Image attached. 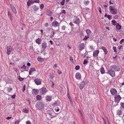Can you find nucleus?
Returning a JSON list of instances; mask_svg holds the SVG:
<instances>
[{
	"label": "nucleus",
	"instance_id": "052dcab7",
	"mask_svg": "<svg viewBox=\"0 0 124 124\" xmlns=\"http://www.w3.org/2000/svg\"><path fill=\"white\" fill-rule=\"evenodd\" d=\"M58 72L59 74H61L62 73V71L60 70H58Z\"/></svg>",
	"mask_w": 124,
	"mask_h": 124
},
{
	"label": "nucleus",
	"instance_id": "c756f323",
	"mask_svg": "<svg viewBox=\"0 0 124 124\" xmlns=\"http://www.w3.org/2000/svg\"><path fill=\"white\" fill-rule=\"evenodd\" d=\"M116 65H113L111 66L110 67V69L111 70H115V69L116 68Z\"/></svg>",
	"mask_w": 124,
	"mask_h": 124
},
{
	"label": "nucleus",
	"instance_id": "58836bf2",
	"mask_svg": "<svg viewBox=\"0 0 124 124\" xmlns=\"http://www.w3.org/2000/svg\"><path fill=\"white\" fill-rule=\"evenodd\" d=\"M107 18H108L109 20H110L111 19L112 16L111 15H108L107 16Z\"/></svg>",
	"mask_w": 124,
	"mask_h": 124
},
{
	"label": "nucleus",
	"instance_id": "dca6fc26",
	"mask_svg": "<svg viewBox=\"0 0 124 124\" xmlns=\"http://www.w3.org/2000/svg\"><path fill=\"white\" fill-rule=\"evenodd\" d=\"M46 98L47 101H50L52 100V97L51 96L47 95L46 96Z\"/></svg>",
	"mask_w": 124,
	"mask_h": 124
},
{
	"label": "nucleus",
	"instance_id": "49530a36",
	"mask_svg": "<svg viewBox=\"0 0 124 124\" xmlns=\"http://www.w3.org/2000/svg\"><path fill=\"white\" fill-rule=\"evenodd\" d=\"M89 37L88 36L87 37L86 36H85V38L83 39V40H85L89 38Z\"/></svg>",
	"mask_w": 124,
	"mask_h": 124
},
{
	"label": "nucleus",
	"instance_id": "2f4dec72",
	"mask_svg": "<svg viewBox=\"0 0 124 124\" xmlns=\"http://www.w3.org/2000/svg\"><path fill=\"white\" fill-rule=\"evenodd\" d=\"M52 13L50 10H48L47 13V15L49 16H51L52 15Z\"/></svg>",
	"mask_w": 124,
	"mask_h": 124
},
{
	"label": "nucleus",
	"instance_id": "e2e57ef3",
	"mask_svg": "<svg viewBox=\"0 0 124 124\" xmlns=\"http://www.w3.org/2000/svg\"><path fill=\"white\" fill-rule=\"evenodd\" d=\"M11 118H12L11 117H8L6 118V119H7V120H8V119H9Z\"/></svg>",
	"mask_w": 124,
	"mask_h": 124
},
{
	"label": "nucleus",
	"instance_id": "a19ab883",
	"mask_svg": "<svg viewBox=\"0 0 124 124\" xmlns=\"http://www.w3.org/2000/svg\"><path fill=\"white\" fill-rule=\"evenodd\" d=\"M113 48L114 49V51L116 53L117 52L116 47L114 46L113 47Z\"/></svg>",
	"mask_w": 124,
	"mask_h": 124
},
{
	"label": "nucleus",
	"instance_id": "393cba45",
	"mask_svg": "<svg viewBox=\"0 0 124 124\" xmlns=\"http://www.w3.org/2000/svg\"><path fill=\"white\" fill-rule=\"evenodd\" d=\"M55 33V31L54 30L52 31L50 33V37L51 38L53 37L54 36Z\"/></svg>",
	"mask_w": 124,
	"mask_h": 124
},
{
	"label": "nucleus",
	"instance_id": "f257e3e1",
	"mask_svg": "<svg viewBox=\"0 0 124 124\" xmlns=\"http://www.w3.org/2000/svg\"><path fill=\"white\" fill-rule=\"evenodd\" d=\"M109 10L110 13L112 14L115 15L117 13V9H116L114 7H109Z\"/></svg>",
	"mask_w": 124,
	"mask_h": 124
},
{
	"label": "nucleus",
	"instance_id": "c9c22d12",
	"mask_svg": "<svg viewBox=\"0 0 124 124\" xmlns=\"http://www.w3.org/2000/svg\"><path fill=\"white\" fill-rule=\"evenodd\" d=\"M70 61L72 62H74V61L72 57L71 56L70 57Z\"/></svg>",
	"mask_w": 124,
	"mask_h": 124
},
{
	"label": "nucleus",
	"instance_id": "f03ea898",
	"mask_svg": "<svg viewBox=\"0 0 124 124\" xmlns=\"http://www.w3.org/2000/svg\"><path fill=\"white\" fill-rule=\"evenodd\" d=\"M36 106L39 109H42L44 108V105L40 102H37Z\"/></svg>",
	"mask_w": 124,
	"mask_h": 124
},
{
	"label": "nucleus",
	"instance_id": "72a5a7b5",
	"mask_svg": "<svg viewBox=\"0 0 124 124\" xmlns=\"http://www.w3.org/2000/svg\"><path fill=\"white\" fill-rule=\"evenodd\" d=\"M32 8L33 10L35 11H37L38 9V8L35 6H33Z\"/></svg>",
	"mask_w": 124,
	"mask_h": 124
},
{
	"label": "nucleus",
	"instance_id": "6e6552de",
	"mask_svg": "<svg viewBox=\"0 0 124 124\" xmlns=\"http://www.w3.org/2000/svg\"><path fill=\"white\" fill-rule=\"evenodd\" d=\"M85 44L84 43H81L78 46V49L80 51H81L82 50L85 49Z\"/></svg>",
	"mask_w": 124,
	"mask_h": 124
},
{
	"label": "nucleus",
	"instance_id": "3c124183",
	"mask_svg": "<svg viewBox=\"0 0 124 124\" xmlns=\"http://www.w3.org/2000/svg\"><path fill=\"white\" fill-rule=\"evenodd\" d=\"M124 41V39H122L120 41V43L121 44H122L123 42Z\"/></svg>",
	"mask_w": 124,
	"mask_h": 124
},
{
	"label": "nucleus",
	"instance_id": "a211bd4d",
	"mask_svg": "<svg viewBox=\"0 0 124 124\" xmlns=\"http://www.w3.org/2000/svg\"><path fill=\"white\" fill-rule=\"evenodd\" d=\"M86 32L87 35V36L89 37L91 34L92 32L89 29H87L86 31Z\"/></svg>",
	"mask_w": 124,
	"mask_h": 124
},
{
	"label": "nucleus",
	"instance_id": "412c9836",
	"mask_svg": "<svg viewBox=\"0 0 124 124\" xmlns=\"http://www.w3.org/2000/svg\"><path fill=\"white\" fill-rule=\"evenodd\" d=\"M10 7L13 12L15 13H17V11L13 5H11Z\"/></svg>",
	"mask_w": 124,
	"mask_h": 124
},
{
	"label": "nucleus",
	"instance_id": "9b49d317",
	"mask_svg": "<svg viewBox=\"0 0 124 124\" xmlns=\"http://www.w3.org/2000/svg\"><path fill=\"white\" fill-rule=\"evenodd\" d=\"M110 92L112 95H115L117 93V92L115 88H112L110 90Z\"/></svg>",
	"mask_w": 124,
	"mask_h": 124
},
{
	"label": "nucleus",
	"instance_id": "20e7f679",
	"mask_svg": "<svg viewBox=\"0 0 124 124\" xmlns=\"http://www.w3.org/2000/svg\"><path fill=\"white\" fill-rule=\"evenodd\" d=\"M73 22L74 23L78 25L79 24L80 22L79 19L76 16L74 17Z\"/></svg>",
	"mask_w": 124,
	"mask_h": 124
},
{
	"label": "nucleus",
	"instance_id": "5fc2aeb1",
	"mask_svg": "<svg viewBox=\"0 0 124 124\" xmlns=\"http://www.w3.org/2000/svg\"><path fill=\"white\" fill-rule=\"evenodd\" d=\"M69 24L71 26H74V24L73 23H72V22H70L69 23Z\"/></svg>",
	"mask_w": 124,
	"mask_h": 124
},
{
	"label": "nucleus",
	"instance_id": "09e8293b",
	"mask_svg": "<svg viewBox=\"0 0 124 124\" xmlns=\"http://www.w3.org/2000/svg\"><path fill=\"white\" fill-rule=\"evenodd\" d=\"M114 1L113 0H110L109 2L110 4H113V3Z\"/></svg>",
	"mask_w": 124,
	"mask_h": 124
},
{
	"label": "nucleus",
	"instance_id": "8fccbe9b",
	"mask_svg": "<svg viewBox=\"0 0 124 124\" xmlns=\"http://www.w3.org/2000/svg\"><path fill=\"white\" fill-rule=\"evenodd\" d=\"M20 121L19 120H17L15 122V124H19Z\"/></svg>",
	"mask_w": 124,
	"mask_h": 124
},
{
	"label": "nucleus",
	"instance_id": "7c9ffc66",
	"mask_svg": "<svg viewBox=\"0 0 124 124\" xmlns=\"http://www.w3.org/2000/svg\"><path fill=\"white\" fill-rule=\"evenodd\" d=\"M36 99L38 100H40L41 99V96L40 95H38L36 96Z\"/></svg>",
	"mask_w": 124,
	"mask_h": 124
},
{
	"label": "nucleus",
	"instance_id": "864d4df0",
	"mask_svg": "<svg viewBox=\"0 0 124 124\" xmlns=\"http://www.w3.org/2000/svg\"><path fill=\"white\" fill-rule=\"evenodd\" d=\"M122 47V45H120V46H118V48L119 50H120L121 49Z\"/></svg>",
	"mask_w": 124,
	"mask_h": 124
},
{
	"label": "nucleus",
	"instance_id": "c85d7f7f",
	"mask_svg": "<svg viewBox=\"0 0 124 124\" xmlns=\"http://www.w3.org/2000/svg\"><path fill=\"white\" fill-rule=\"evenodd\" d=\"M100 72L102 74H104L105 72V71L103 67H101L100 70Z\"/></svg>",
	"mask_w": 124,
	"mask_h": 124
},
{
	"label": "nucleus",
	"instance_id": "774afa93",
	"mask_svg": "<svg viewBox=\"0 0 124 124\" xmlns=\"http://www.w3.org/2000/svg\"><path fill=\"white\" fill-rule=\"evenodd\" d=\"M27 65L29 66H31V64L29 62H28L27 64Z\"/></svg>",
	"mask_w": 124,
	"mask_h": 124
},
{
	"label": "nucleus",
	"instance_id": "5701e85b",
	"mask_svg": "<svg viewBox=\"0 0 124 124\" xmlns=\"http://www.w3.org/2000/svg\"><path fill=\"white\" fill-rule=\"evenodd\" d=\"M67 94H68V98L69 100L70 101V104L71 105H72L73 104V102H72V99H71L70 96L69 95V93H67Z\"/></svg>",
	"mask_w": 124,
	"mask_h": 124
},
{
	"label": "nucleus",
	"instance_id": "f3484780",
	"mask_svg": "<svg viewBox=\"0 0 124 124\" xmlns=\"http://www.w3.org/2000/svg\"><path fill=\"white\" fill-rule=\"evenodd\" d=\"M36 71V69L34 68H30L29 72V74L30 75H32V73Z\"/></svg>",
	"mask_w": 124,
	"mask_h": 124
},
{
	"label": "nucleus",
	"instance_id": "b1692460",
	"mask_svg": "<svg viewBox=\"0 0 124 124\" xmlns=\"http://www.w3.org/2000/svg\"><path fill=\"white\" fill-rule=\"evenodd\" d=\"M101 49L103 50L105 54H107L108 51L107 49L105 47H102L101 48Z\"/></svg>",
	"mask_w": 124,
	"mask_h": 124
},
{
	"label": "nucleus",
	"instance_id": "37998d69",
	"mask_svg": "<svg viewBox=\"0 0 124 124\" xmlns=\"http://www.w3.org/2000/svg\"><path fill=\"white\" fill-rule=\"evenodd\" d=\"M65 0H63L61 2V4L62 5H64V3H65Z\"/></svg>",
	"mask_w": 124,
	"mask_h": 124
},
{
	"label": "nucleus",
	"instance_id": "a878e982",
	"mask_svg": "<svg viewBox=\"0 0 124 124\" xmlns=\"http://www.w3.org/2000/svg\"><path fill=\"white\" fill-rule=\"evenodd\" d=\"M37 59L40 62H43L44 60V59L40 57H38Z\"/></svg>",
	"mask_w": 124,
	"mask_h": 124
},
{
	"label": "nucleus",
	"instance_id": "69168bd1",
	"mask_svg": "<svg viewBox=\"0 0 124 124\" xmlns=\"http://www.w3.org/2000/svg\"><path fill=\"white\" fill-rule=\"evenodd\" d=\"M51 21H52L53 19V18L52 16H51L50 18Z\"/></svg>",
	"mask_w": 124,
	"mask_h": 124
},
{
	"label": "nucleus",
	"instance_id": "4c0bfd02",
	"mask_svg": "<svg viewBox=\"0 0 124 124\" xmlns=\"http://www.w3.org/2000/svg\"><path fill=\"white\" fill-rule=\"evenodd\" d=\"M24 79V78H22L20 77H19L18 78V80L20 81H22Z\"/></svg>",
	"mask_w": 124,
	"mask_h": 124
},
{
	"label": "nucleus",
	"instance_id": "de8ad7c7",
	"mask_svg": "<svg viewBox=\"0 0 124 124\" xmlns=\"http://www.w3.org/2000/svg\"><path fill=\"white\" fill-rule=\"evenodd\" d=\"M87 60H85L83 62V64H86L87 62Z\"/></svg>",
	"mask_w": 124,
	"mask_h": 124
},
{
	"label": "nucleus",
	"instance_id": "4be33fe9",
	"mask_svg": "<svg viewBox=\"0 0 124 124\" xmlns=\"http://www.w3.org/2000/svg\"><path fill=\"white\" fill-rule=\"evenodd\" d=\"M36 43L38 44H41L42 42L41 39L40 38H38L36 40Z\"/></svg>",
	"mask_w": 124,
	"mask_h": 124
},
{
	"label": "nucleus",
	"instance_id": "9d476101",
	"mask_svg": "<svg viewBox=\"0 0 124 124\" xmlns=\"http://www.w3.org/2000/svg\"><path fill=\"white\" fill-rule=\"evenodd\" d=\"M42 49L44 51L47 48V46L46 43L45 42H43L41 44Z\"/></svg>",
	"mask_w": 124,
	"mask_h": 124
},
{
	"label": "nucleus",
	"instance_id": "f704fd0d",
	"mask_svg": "<svg viewBox=\"0 0 124 124\" xmlns=\"http://www.w3.org/2000/svg\"><path fill=\"white\" fill-rule=\"evenodd\" d=\"M111 22L113 25H116V22L115 20H112Z\"/></svg>",
	"mask_w": 124,
	"mask_h": 124
},
{
	"label": "nucleus",
	"instance_id": "2eb2a0df",
	"mask_svg": "<svg viewBox=\"0 0 124 124\" xmlns=\"http://www.w3.org/2000/svg\"><path fill=\"white\" fill-rule=\"evenodd\" d=\"M75 78L78 80H79L81 78V76L79 72L77 73L75 75Z\"/></svg>",
	"mask_w": 124,
	"mask_h": 124
},
{
	"label": "nucleus",
	"instance_id": "e433bc0d",
	"mask_svg": "<svg viewBox=\"0 0 124 124\" xmlns=\"http://www.w3.org/2000/svg\"><path fill=\"white\" fill-rule=\"evenodd\" d=\"M34 3H39V0H33Z\"/></svg>",
	"mask_w": 124,
	"mask_h": 124
},
{
	"label": "nucleus",
	"instance_id": "c03bdc74",
	"mask_svg": "<svg viewBox=\"0 0 124 124\" xmlns=\"http://www.w3.org/2000/svg\"><path fill=\"white\" fill-rule=\"evenodd\" d=\"M44 5L43 4H41L40 5V8L41 9H42L44 8Z\"/></svg>",
	"mask_w": 124,
	"mask_h": 124
},
{
	"label": "nucleus",
	"instance_id": "1a4fd4ad",
	"mask_svg": "<svg viewBox=\"0 0 124 124\" xmlns=\"http://www.w3.org/2000/svg\"><path fill=\"white\" fill-rule=\"evenodd\" d=\"M108 73L112 77H113L115 76V72L112 70H109L108 71Z\"/></svg>",
	"mask_w": 124,
	"mask_h": 124
},
{
	"label": "nucleus",
	"instance_id": "aec40b11",
	"mask_svg": "<svg viewBox=\"0 0 124 124\" xmlns=\"http://www.w3.org/2000/svg\"><path fill=\"white\" fill-rule=\"evenodd\" d=\"M33 0H29L27 2V5L28 6H30V5H32L34 3Z\"/></svg>",
	"mask_w": 124,
	"mask_h": 124
},
{
	"label": "nucleus",
	"instance_id": "f8f14e48",
	"mask_svg": "<svg viewBox=\"0 0 124 124\" xmlns=\"http://www.w3.org/2000/svg\"><path fill=\"white\" fill-rule=\"evenodd\" d=\"M99 52L100 51L98 50L94 51L93 52V57L97 56Z\"/></svg>",
	"mask_w": 124,
	"mask_h": 124
},
{
	"label": "nucleus",
	"instance_id": "6ab92c4d",
	"mask_svg": "<svg viewBox=\"0 0 124 124\" xmlns=\"http://www.w3.org/2000/svg\"><path fill=\"white\" fill-rule=\"evenodd\" d=\"M38 90L34 89L32 91V94L36 95L38 93Z\"/></svg>",
	"mask_w": 124,
	"mask_h": 124
},
{
	"label": "nucleus",
	"instance_id": "4468645a",
	"mask_svg": "<svg viewBox=\"0 0 124 124\" xmlns=\"http://www.w3.org/2000/svg\"><path fill=\"white\" fill-rule=\"evenodd\" d=\"M34 81L37 85H39L41 84V81L39 79L37 78L35 79L34 80Z\"/></svg>",
	"mask_w": 124,
	"mask_h": 124
},
{
	"label": "nucleus",
	"instance_id": "423d86ee",
	"mask_svg": "<svg viewBox=\"0 0 124 124\" xmlns=\"http://www.w3.org/2000/svg\"><path fill=\"white\" fill-rule=\"evenodd\" d=\"M47 91L46 88L45 87H42L40 89V92L41 94L44 95L46 94Z\"/></svg>",
	"mask_w": 124,
	"mask_h": 124
},
{
	"label": "nucleus",
	"instance_id": "79ce46f5",
	"mask_svg": "<svg viewBox=\"0 0 124 124\" xmlns=\"http://www.w3.org/2000/svg\"><path fill=\"white\" fill-rule=\"evenodd\" d=\"M80 68V67L78 65H77L75 67V69L76 70H78Z\"/></svg>",
	"mask_w": 124,
	"mask_h": 124
},
{
	"label": "nucleus",
	"instance_id": "0eeeda50",
	"mask_svg": "<svg viewBox=\"0 0 124 124\" xmlns=\"http://www.w3.org/2000/svg\"><path fill=\"white\" fill-rule=\"evenodd\" d=\"M7 54L9 55L12 51V48L10 46H7L6 47Z\"/></svg>",
	"mask_w": 124,
	"mask_h": 124
},
{
	"label": "nucleus",
	"instance_id": "bf43d9fd",
	"mask_svg": "<svg viewBox=\"0 0 124 124\" xmlns=\"http://www.w3.org/2000/svg\"><path fill=\"white\" fill-rule=\"evenodd\" d=\"M46 30H47L49 31L51 30V29L49 27H47V28Z\"/></svg>",
	"mask_w": 124,
	"mask_h": 124
},
{
	"label": "nucleus",
	"instance_id": "338daca9",
	"mask_svg": "<svg viewBox=\"0 0 124 124\" xmlns=\"http://www.w3.org/2000/svg\"><path fill=\"white\" fill-rule=\"evenodd\" d=\"M118 16L117 15H115L114 16V17L116 19L118 18Z\"/></svg>",
	"mask_w": 124,
	"mask_h": 124
},
{
	"label": "nucleus",
	"instance_id": "7ed1b4c3",
	"mask_svg": "<svg viewBox=\"0 0 124 124\" xmlns=\"http://www.w3.org/2000/svg\"><path fill=\"white\" fill-rule=\"evenodd\" d=\"M122 98L119 95H116L114 97V101L116 102H119Z\"/></svg>",
	"mask_w": 124,
	"mask_h": 124
},
{
	"label": "nucleus",
	"instance_id": "ea45409f",
	"mask_svg": "<svg viewBox=\"0 0 124 124\" xmlns=\"http://www.w3.org/2000/svg\"><path fill=\"white\" fill-rule=\"evenodd\" d=\"M121 107L122 108L124 109V103L122 102L121 103Z\"/></svg>",
	"mask_w": 124,
	"mask_h": 124
},
{
	"label": "nucleus",
	"instance_id": "473e14b6",
	"mask_svg": "<svg viewBox=\"0 0 124 124\" xmlns=\"http://www.w3.org/2000/svg\"><path fill=\"white\" fill-rule=\"evenodd\" d=\"M117 113L119 115H121L122 113V112L121 110H117Z\"/></svg>",
	"mask_w": 124,
	"mask_h": 124
},
{
	"label": "nucleus",
	"instance_id": "13d9d810",
	"mask_svg": "<svg viewBox=\"0 0 124 124\" xmlns=\"http://www.w3.org/2000/svg\"><path fill=\"white\" fill-rule=\"evenodd\" d=\"M99 11L100 14L102 12L101 10V9L100 7H99Z\"/></svg>",
	"mask_w": 124,
	"mask_h": 124
},
{
	"label": "nucleus",
	"instance_id": "bb28decb",
	"mask_svg": "<svg viewBox=\"0 0 124 124\" xmlns=\"http://www.w3.org/2000/svg\"><path fill=\"white\" fill-rule=\"evenodd\" d=\"M116 27L118 30H120L121 28V26L119 25L118 23L117 24V25L116 26Z\"/></svg>",
	"mask_w": 124,
	"mask_h": 124
},
{
	"label": "nucleus",
	"instance_id": "ddd939ff",
	"mask_svg": "<svg viewBox=\"0 0 124 124\" xmlns=\"http://www.w3.org/2000/svg\"><path fill=\"white\" fill-rule=\"evenodd\" d=\"M86 83L85 81H83L81 82L79 85V87L80 89H82L86 85Z\"/></svg>",
	"mask_w": 124,
	"mask_h": 124
},
{
	"label": "nucleus",
	"instance_id": "680f3d73",
	"mask_svg": "<svg viewBox=\"0 0 124 124\" xmlns=\"http://www.w3.org/2000/svg\"><path fill=\"white\" fill-rule=\"evenodd\" d=\"M23 91L24 92V91L25 90V85H24V86L23 87Z\"/></svg>",
	"mask_w": 124,
	"mask_h": 124
},
{
	"label": "nucleus",
	"instance_id": "cd10ccee",
	"mask_svg": "<svg viewBox=\"0 0 124 124\" xmlns=\"http://www.w3.org/2000/svg\"><path fill=\"white\" fill-rule=\"evenodd\" d=\"M23 111L26 113H28L29 111V110L27 108L23 109Z\"/></svg>",
	"mask_w": 124,
	"mask_h": 124
},
{
	"label": "nucleus",
	"instance_id": "4d7b16f0",
	"mask_svg": "<svg viewBox=\"0 0 124 124\" xmlns=\"http://www.w3.org/2000/svg\"><path fill=\"white\" fill-rule=\"evenodd\" d=\"M44 25L45 27H47L49 25V24L47 23H45Z\"/></svg>",
	"mask_w": 124,
	"mask_h": 124
},
{
	"label": "nucleus",
	"instance_id": "39448f33",
	"mask_svg": "<svg viewBox=\"0 0 124 124\" xmlns=\"http://www.w3.org/2000/svg\"><path fill=\"white\" fill-rule=\"evenodd\" d=\"M60 23H58L56 21H54L52 23V26L54 27H59Z\"/></svg>",
	"mask_w": 124,
	"mask_h": 124
},
{
	"label": "nucleus",
	"instance_id": "0e129e2a",
	"mask_svg": "<svg viewBox=\"0 0 124 124\" xmlns=\"http://www.w3.org/2000/svg\"><path fill=\"white\" fill-rule=\"evenodd\" d=\"M113 39L115 42L117 41L115 37H114L113 38Z\"/></svg>",
	"mask_w": 124,
	"mask_h": 124
},
{
	"label": "nucleus",
	"instance_id": "a18cd8bd",
	"mask_svg": "<svg viewBox=\"0 0 124 124\" xmlns=\"http://www.w3.org/2000/svg\"><path fill=\"white\" fill-rule=\"evenodd\" d=\"M66 26L65 25H63L61 27V29L63 30H65Z\"/></svg>",
	"mask_w": 124,
	"mask_h": 124
},
{
	"label": "nucleus",
	"instance_id": "6e6d98bb",
	"mask_svg": "<svg viewBox=\"0 0 124 124\" xmlns=\"http://www.w3.org/2000/svg\"><path fill=\"white\" fill-rule=\"evenodd\" d=\"M15 97H16V95L15 94H14V95H13L11 97V98L13 99H15Z\"/></svg>",
	"mask_w": 124,
	"mask_h": 124
},
{
	"label": "nucleus",
	"instance_id": "603ef678",
	"mask_svg": "<svg viewBox=\"0 0 124 124\" xmlns=\"http://www.w3.org/2000/svg\"><path fill=\"white\" fill-rule=\"evenodd\" d=\"M31 123L30 121L28 120L26 122V124H31Z\"/></svg>",
	"mask_w": 124,
	"mask_h": 124
}]
</instances>
